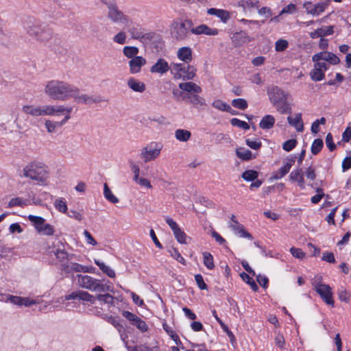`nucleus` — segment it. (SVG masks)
I'll list each match as a JSON object with an SVG mask.
<instances>
[{"label":"nucleus","mask_w":351,"mask_h":351,"mask_svg":"<svg viewBox=\"0 0 351 351\" xmlns=\"http://www.w3.org/2000/svg\"><path fill=\"white\" fill-rule=\"evenodd\" d=\"M44 91L49 97L54 100L65 101L73 98L77 103L82 104H91L104 101L99 96L93 97L82 94L76 86L58 80L47 82Z\"/></svg>","instance_id":"f257e3e1"},{"label":"nucleus","mask_w":351,"mask_h":351,"mask_svg":"<svg viewBox=\"0 0 351 351\" xmlns=\"http://www.w3.org/2000/svg\"><path fill=\"white\" fill-rule=\"evenodd\" d=\"M25 28L30 36L42 43H47L53 37V32L49 25L37 21L34 19H29Z\"/></svg>","instance_id":"f03ea898"},{"label":"nucleus","mask_w":351,"mask_h":351,"mask_svg":"<svg viewBox=\"0 0 351 351\" xmlns=\"http://www.w3.org/2000/svg\"><path fill=\"white\" fill-rule=\"evenodd\" d=\"M78 285L91 291L106 292L112 291L111 287L104 284L102 280L90 276L77 274L76 276Z\"/></svg>","instance_id":"7ed1b4c3"},{"label":"nucleus","mask_w":351,"mask_h":351,"mask_svg":"<svg viewBox=\"0 0 351 351\" xmlns=\"http://www.w3.org/2000/svg\"><path fill=\"white\" fill-rule=\"evenodd\" d=\"M193 24L191 20L174 21L171 25V34L177 41H183L189 38L192 33Z\"/></svg>","instance_id":"20e7f679"},{"label":"nucleus","mask_w":351,"mask_h":351,"mask_svg":"<svg viewBox=\"0 0 351 351\" xmlns=\"http://www.w3.org/2000/svg\"><path fill=\"white\" fill-rule=\"evenodd\" d=\"M23 176L35 180L39 183H43L48 178L47 168L40 162H33L26 165L23 169Z\"/></svg>","instance_id":"39448f33"},{"label":"nucleus","mask_w":351,"mask_h":351,"mask_svg":"<svg viewBox=\"0 0 351 351\" xmlns=\"http://www.w3.org/2000/svg\"><path fill=\"white\" fill-rule=\"evenodd\" d=\"M171 73L175 79L191 80L195 76L196 69L189 64L171 63Z\"/></svg>","instance_id":"423d86ee"},{"label":"nucleus","mask_w":351,"mask_h":351,"mask_svg":"<svg viewBox=\"0 0 351 351\" xmlns=\"http://www.w3.org/2000/svg\"><path fill=\"white\" fill-rule=\"evenodd\" d=\"M127 25V32L132 39L137 40L140 42H148L152 40L154 34L152 32H147L141 25L130 22Z\"/></svg>","instance_id":"0eeeda50"},{"label":"nucleus","mask_w":351,"mask_h":351,"mask_svg":"<svg viewBox=\"0 0 351 351\" xmlns=\"http://www.w3.org/2000/svg\"><path fill=\"white\" fill-rule=\"evenodd\" d=\"M162 145L157 142H151L141 149L140 158L144 162H148L157 158L161 152Z\"/></svg>","instance_id":"6e6552de"},{"label":"nucleus","mask_w":351,"mask_h":351,"mask_svg":"<svg viewBox=\"0 0 351 351\" xmlns=\"http://www.w3.org/2000/svg\"><path fill=\"white\" fill-rule=\"evenodd\" d=\"M313 286L322 300L328 305L334 307L332 288L328 285L323 284L320 281L317 282L316 280L313 282Z\"/></svg>","instance_id":"1a4fd4ad"},{"label":"nucleus","mask_w":351,"mask_h":351,"mask_svg":"<svg viewBox=\"0 0 351 351\" xmlns=\"http://www.w3.org/2000/svg\"><path fill=\"white\" fill-rule=\"evenodd\" d=\"M28 219L33 223L36 231L43 235L51 236L54 234L53 227L45 223V219L42 217L29 215Z\"/></svg>","instance_id":"9d476101"},{"label":"nucleus","mask_w":351,"mask_h":351,"mask_svg":"<svg viewBox=\"0 0 351 351\" xmlns=\"http://www.w3.org/2000/svg\"><path fill=\"white\" fill-rule=\"evenodd\" d=\"M107 18L114 24L128 25L130 22V16L121 11L118 5L108 10Z\"/></svg>","instance_id":"9b49d317"},{"label":"nucleus","mask_w":351,"mask_h":351,"mask_svg":"<svg viewBox=\"0 0 351 351\" xmlns=\"http://www.w3.org/2000/svg\"><path fill=\"white\" fill-rule=\"evenodd\" d=\"M267 95L271 103L274 106L280 104L282 101L287 100L289 94L277 86H272L267 88Z\"/></svg>","instance_id":"f8f14e48"},{"label":"nucleus","mask_w":351,"mask_h":351,"mask_svg":"<svg viewBox=\"0 0 351 351\" xmlns=\"http://www.w3.org/2000/svg\"><path fill=\"white\" fill-rule=\"evenodd\" d=\"M23 111L25 114H30L34 117L39 116H50V105L45 106H24Z\"/></svg>","instance_id":"ddd939ff"},{"label":"nucleus","mask_w":351,"mask_h":351,"mask_svg":"<svg viewBox=\"0 0 351 351\" xmlns=\"http://www.w3.org/2000/svg\"><path fill=\"white\" fill-rule=\"evenodd\" d=\"M165 221L166 223L171 228V230L173 231L174 237L176 239L177 241L181 244L187 243V236L186 233L180 229L178 223L169 217H166Z\"/></svg>","instance_id":"4468645a"},{"label":"nucleus","mask_w":351,"mask_h":351,"mask_svg":"<svg viewBox=\"0 0 351 351\" xmlns=\"http://www.w3.org/2000/svg\"><path fill=\"white\" fill-rule=\"evenodd\" d=\"M296 156H291L285 159V165L279 169L278 171L272 173L271 178L274 180H280L285 176L290 171L291 167L295 162Z\"/></svg>","instance_id":"2eb2a0df"},{"label":"nucleus","mask_w":351,"mask_h":351,"mask_svg":"<svg viewBox=\"0 0 351 351\" xmlns=\"http://www.w3.org/2000/svg\"><path fill=\"white\" fill-rule=\"evenodd\" d=\"M65 300H79L84 302H88L93 304L95 303L96 298L87 291L79 290L66 295Z\"/></svg>","instance_id":"dca6fc26"},{"label":"nucleus","mask_w":351,"mask_h":351,"mask_svg":"<svg viewBox=\"0 0 351 351\" xmlns=\"http://www.w3.org/2000/svg\"><path fill=\"white\" fill-rule=\"evenodd\" d=\"M326 5V3L323 1L316 4L312 3L311 1H306L303 4V7L305 8L307 14L313 16H319L321 13L324 12Z\"/></svg>","instance_id":"f3484780"},{"label":"nucleus","mask_w":351,"mask_h":351,"mask_svg":"<svg viewBox=\"0 0 351 351\" xmlns=\"http://www.w3.org/2000/svg\"><path fill=\"white\" fill-rule=\"evenodd\" d=\"M313 61L323 60L325 62H328L329 63L336 65L340 62V59L333 53L328 51H322L315 53L312 57Z\"/></svg>","instance_id":"a211bd4d"},{"label":"nucleus","mask_w":351,"mask_h":351,"mask_svg":"<svg viewBox=\"0 0 351 351\" xmlns=\"http://www.w3.org/2000/svg\"><path fill=\"white\" fill-rule=\"evenodd\" d=\"M146 60L142 56H136L128 62L130 72L132 74L138 73L142 66L146 64Z\"/></svg>","instance_id":"6ab92c4d"},{"label":"nucleus","mask_w":351,"mask_h":351,"mask_svg":"<svg viewBox=\"0 0 351 351\" xmlns=\"http://www.w3.org/2000/svg\"><path fill=\"white\" fill-rule=\"evenodd\" d=\"M169 70L171 71V65L164 58H159L150 68L151 73L160 75L166 73Z\"/></svg>","instance_id":"aec40b11"},{"label":"nucleus","mask_w":351,"mask_h":351,"mask_svg":"<svg viewBox=\"0 0 351 351\" xmlns=\"http://www.w3.org/2000/svg\"><path fill=\"white\" fill-rule=\"evenodd\" d=\"M219 33L217 29L210 28L208 25L202 24L195 27H193L192 34L195 35L205 34L208 36H216Z\"/></svg>","instance_id":"412c9836"},{"label":"nucleus","mask_w":351,"mask_h":351,"mask_svg":"<svg viewBox=\"0 0 351 351\" xmlns=\"http://www.w3.org/2000/svg\"><path fill=\"white\" fill-rule=\"evenodd\" d=\"M178 86L182 91L186 92V94L200 93L202 90L199 85L192 82L180 83Z\"/></svg>","instance_id":"4be33fe9"},{"label":"nucleus","mask_w":351,"mask_h":351,"mask_svg":"<svg viewBox=\"0 0 351 351\" xmlns=\"http://www.w3.org/2000/svg\"><path fill=\"white\" fill-rule=\"evenodd\" d=\"M177 57L185 64H189L193 58L192 49L189 47H182L177 51Z\"/></svg>","instance_id":"5701e85b"},{"label":"nucleus","mask_w":351,"mask_h":351,"mask_svg":"<svg viewBox=\"0 0 351 351\" xmlns=\"http://www.w3.org/2000/svg\"><path fill=\"white\" fill-rule=\"evenodd\" d=\"M232 40L235 46H241L245 43L251 42L253 39L250 37L246 32L240 31L233 34Z\"/></svg>","instance_id":"b1692460"},{"label":"nucleus","mask_w":351,"mask_h":351,"mask_svg":"<svg viewBox=\"0 0 351 351\" xmlns=\"http://www.w3.org/2000/svg\"><path fill=\"white\" fill-rule=\"evenodd\" d=\"M287 121L289 124L293 127L298 132L304 131V123L302 118V113H297L294 117H288Z\"/></svg>","instance_id":"393cba45"},{"label":"nucleus","mask_w":351,"mask_h":351,"mask_svg":"<svg viewBox=\"0 0 351 351\" xmlns=\"http://www.w3.org/2000/svg\"><path fill=\"white\" fill-rule=\"evenodd\" d=\"M207 14L209 15H214L221 19V21L223 23H227V21L230 18V12L227 10L217 8H209L207 10Z\"/></svg>","instance_id":"a878e982"},{"label":"nucleus","mask_w":351,"mask_h":351,"mask_svg":"<svg viewBox=\"0 0 351 351\" xmlns=\"http://www.w3.org/2000/svg\"><path fill=\"white\" fill-rule=\"evenodd\" d=\"M334 32L333 26H328L324 27L318 28L314 32L309 34L310 37L313 39L317 38H323L324 36L332 35Z\"/></svg>","instance_id":"bb28decb"},{"label":"nucleus","mask_w":351,"mask_h":351,"mask_svg":"<svg viewBox=\"0 0 351 351\" xmlns=\"http://www.w3.org/2000/svg\"><path fill=\"white\" fill-rule=\"evenodd\" d=\"M199 93L186 94L183 97V99H188L189 102L194 106H205L206 105L205 99L198 95Z\"/></svg>","instance_id":"cd10ccee"},{"label":"nucleus","mask_w":351,"mask_h":351,"mask_svg":"<svg viewBox=\"0 0 351 351\" xmlns=\"http://www.w3.org/2000/svg\"><path fill=\"white\" fill-rule=\"evenodd\" d=\"M259 3L258 0H239L238 6L242 8L244 12H247L252 9H258Z\"/></svg>","instance_id":"c85d7f7f"},{"label":"nucleus","mask_w":351,"mask_h":351,"mask_svg":"<svg viewBox=\"0 0 351 351\" xmlns=\"http://www.w3.org/2000/svg\"><path fill=\"white\" fill-rule=\"evenodd\" d=\"M127 84L130 88L134 92L143 93L145 90V84L134 77H130L127 82Z\"/></svg>","instance_id":"c756f323"},{"label":"nucleus","mask_w":351,"mask_h":351,"mask_svg":"<svg viewBox=\"0 0 351 351\" xmlns=\"http://www.w3.org/2000/svg\"><path fill=\"white\" fill-rule=\"evenodd\" d=\"M275 123V118L270 114L265 115L259 123V127L263 130L272 128Z\"/></svg>","instance_id":"7c9ffc66"},{"label":"nucleus","mask_w":351,"mask_h":351,"mask_svg":"<svg viewBox=\"0 0 351 351\" xmlns=\"http://www.w3.org/2000/svg\"><path fill=\"white\" fill-rule=\"evenodd\" d=\"M73 110L72 107H65L62 105L52 106L50 105V116L59 115L60 114H64L66 111L71 112Z\"/></svg>","instance_id":"2f4dec72"},{"label":"nucleus","mask_w":351,"mask_h":351,"mask_svg":"<svg viewBox=\"0 0 351 351\" xmlns=\"http://www.w3.org/2000/svg\"><path fill=\"white\" fill-rule=\"evenodd\" d=\"M191 136L190 131L184 129H178L175 131L176 138L180 142L188 141Z\"/></svg>","instance_id":"473e14b6"},{"label":"nucleus","mask_w":351,"mask_h":351,"mask_svg":"<svg viewBox=\"0 0 351 351\" xmlns=\"http://www.w3.org/2000/svg\"><path fill=\"white\" fill-rule=\"evenodd\" d=\"M95 263L99 267V269L102 271L103 273L106 274L110 278L115 277L114 271L110 268L109 266L106 265L104 263L95 259Z\"/></svg>","instance_id":"72a5a7b5"},{"label":"nucleus","mask_w":351,"mask_h":351,"mask_svg":"<svg viewBox=\"0 0 351 351\" xmlns=\"http://www.w3.org/2000/svg\"><path fill=\"white\" fill-rule=\"evenodd\" d=\"M139 52V49L137 47L135 46H125L123 49V55L132 60L136 56H138V53Z\"/></svg>","instance_id":"f704fd0d"},{"label":"nucleus","mask_w":351,"mask_h":351,"mask_svg":"<svg viewBox=\"0 0 351 351\" xmlns=\"http://www.w3.org/2000/svg\"><path fill=\"white\" fill-rule=\"evenodd\" d=\"M237 156L243 160H249L252 158V153L244 147H239L236 149Z\"/></svg>","instance_id":"c9c22d12"},{"label":"nucleus","mask_w":351,"mask_h":351,"mask_svg":"<svg viewBox=\"0 0 351 351\" xmlns=\"http://www.w3.org/2000/svg\"><path fill=\"white\" fill-rule=\"evenodd\" d=\"M104 195L108 201L112 204L119 202V199L112 193L106 183L104 184Z\"/></svg>","instance_id":"e433bc0d"},{"label":"nucleus","mask_w":351,"mask_h":351,"mask_svg":"<svg viewBox=\"0 0 351 351\" xmlns=\"http://www.w3.org/2000/svg\"><path fill=\"white\" fill-rule=\"evenodd\" d=\"M45 125L49 133H54L58 130V129L62 127L60 121H54L51 120H46Z\"/></svg>","instance_id":"4c0bfd02"},{"label":"nucleus","mask_w":351,"mask_h":351,"mask_svg":"<svg viewBox=\"0 0 351 351\" xmlns=\"http://www.w3.org/2000/svg\"><path fill=\"white\" fill-rule=\"evenodd\" d=\"M324 147V142L321 138H316L313 141L311 147V152L313 155L318 154L320 151Z\"/></svg>","instance_id":"58836bf2"},{"label":"nucleus","mask_w":351,"mask_h":351,"mask_svg":"<svg viewBox=\"0 0 351 351\" xmlns=\"http://www.w3.org/2000/svg\"><path fill=\"white\" fill-rule=\"evenodd\" d=\"M240 276L243 279V281H245L247 284H248L250 286L251 289L254 291H258V285H256V283L255 282L254 279L252 278H251L247 274H246L245 272H242L241 274H240Z\"/></svg>","instance_id":"ea45409f"},{"label":"nucleus","mask_w":351,"mask_h":351,"mask_svg":"<svg viewBox=\"0 0 351 351\" xmlns=\"http://www.w3.org/2000/svg\"><path fill=\"white\" fill-rule=\"evenodd\" d=\"M310 76L313 81L318 82L324 78L325 73L322 71L314 66L310 72Z\"/></svg>","instance_id":"a19ab883"},{"label":"nucleus","mask_w":351,"mask_h":351,"mask_svg":"<svg viewBox=\"0 0 351 351\" xmlns=\"http://www.w3.org/2000/svg\"><path fill=\"white\" fill-rule=\"evenodd\" d=\"M204 264L208 269L215 268L213 256L210 252H203Z\"/></svg>","instance_id":"79ce46f5"},{"label":"nucleus","mask_w":351,"mask_h":351,"mask_svg":"<svg viewBox=\"0 0 351 351\" xmlns=\"http://www.w3.org/2000/svg\"><path fill=\"white\" fill-rule=\"evenodd\" d=\"M212 106L215 108L223 112L230 111V105H228V104H226V102L223 101L221 99H215V101H213V102L212 103Z\"/></svg>","instance_id":"37998d69"},{"label":"nucleus","mask_w":351,"mask_h":351,"mask_svg":"<svg viewBox=\"0 0 351 351\" xmlns=\"http://www.w3.org/2000/svg\"><path fill=\"white\" fill-rule=\"evenodd\" d=\"M232 105L235 108L239 109V110H245L247 106V102L245 99L243 98H238L234 99L232 101Z\"/></svg>","instance_id":"c03bdc74"},{"label":"nucleus","mask_w":351,"mask_h":351,"mask_svg":"<svg viewBox=\"0 0 351 351\" xmlns=\"http://www.w3.org/2000/svg\"><path fill=\"white\" fill-rule=\"evenodd\" d=\"M54 206L58 211L62 213H66L67 211L66 201L62 197L57 199L54 202Z\"/></svg>","instance_id":"a18cd8bd"},{"label":"nucleus","mask_w":351,"mask_h":351,"mask_svg":"<svg viewBox=\"0 0 351 351\" xmlns=\"http://www.w3.org/2000/svg\"><path fill=\"white\" fill-rule=\"evenodd\" d=\"M168 252L173 258L177 260L179 263L183 265L186 264L185 259L182 256V255L176 248L171 247L168 250Z\"/></svg>","instance_id":"49530a36"},{"label":"nucleus","mask_w":351,"mask_h":351,"mask_svg":"<svg viewBox=\"0 0 351 351\" xmlns=\"http://www.w3.org/2000/svg\"><path fill=\"white\" fill-rule=\"evenodd\" d=\"M113 41L119 45H123L126 43L127 35L126 32L123 30L119 31L115 34L112 38Z\"/></svg>","instance_id":"de8ad7c7"},{"label":"nucleus","mask_w":351,"mask_h":351,"mask_svg":"<svg viewBox=\"0 0 351 351\" xmlns=\"http://www.w3.org/2000/svg\"><path fill=\"white\" fill-rule=\"evenodd\" d=\"M258 176V173L254 170H247L242 173V178L246 181H254Z\"/></svg>","instance_id":"09e8293b"},{"label":"nucleus","mask_w":351,"mask_h":351,"mask_svg":"<svg viewBox=\"0 0 351 351\" xmlns=\"http://www.w3.org/2000/svg\"><path fill=\"white\" fill-rule=\"evenodd\" d=\"M277 110L282 114H290L291 112V108L287 102V100L285 101H282L280 104L277 106Z\"/></svg>","instance_id":"8fccbe9b"},{"label":"nucleus","mask_w":351,"mask_h":351,"mask_svg":"<svg viewBox=\"0 0 351 351\" xmlns=\"http://www.w3.org/2000/svg\"><path fill=\"white\" fill-rule=\"evenodd\" d=\"M230 123L233 126L238 127L239 128H242L245 130H247L250 129V125L248 123L244 121H241L237 118H233L230 120Z\"/></svg>","instance_id":"3c124183"},{"label":"nucleus","mask_w":351,"mask_h":351,"mask_svg":"<svg viewBox=\"0 0 351 351\" xmlns=\"http://www.w3.org/2000/svg\"><path fill=\"white\" fill-rule=\"evenodd\" d=\"M289 46L287 40L284 39H279L275 43V50L278 52L285 51Z\"/></svg>","instance_id":"603ef678"},{"label":"nucleus","mask_w":351,"mask_h":351,"mask_svg":"<svg viewBox=\"0 0 351 351\" xmlns=\"http://www.w3.org/2000/svg\"><path fill=\"white\" fill-rule=\"evenodd\" d=\"M95 298L99 302H104L105 304H113L114 302V297L109 293L99 294Z\"/></svg>","instance_id":"864d4df0"},{"label":"nucleus","mask_w":351,"mask_h":351,"mask_svg":"<svg viewBox=\"0 0 351 351\" xmlns=\"http://www.w3.org/2000/svg\"><path fill=\"white\" fill-rule=\"evenodd\" d=\"M338 297L341 301L348 303L350 301L351 293L346 289L342 288L338 291Z\"/></svg>","instance_id":"5fc2aeb1"},{"label":"nucleus","mask_w":351,"mask_h":351,"mask_svg":"<svg viewBox=\"0 0 351 351\" xmlns=\"http://www.w3.org/2000/svg\"><path fill=\"white\" fill-rule=\"evenodd\" d=\"M302 169H297L291 171L289 175V179L292 182H297L303 177Z\"/></svg>","instance_id":"6e6d98bb"},{"label":"nucleus","mask_w":351,"mask_h":351,"mask_svg":"<svg viewBox=\"0 0 351 351\" xmlns=\"http://www.w3.org/2000/svg\"><path fill=\"white\" fill-rule=\"evenodd\" d=\"M297 145V141L295 139H289L288 141H286L283 144H282V149L286 151V152H290L291 151L293 148H295V147Z\"/></svg>","instance_id":"4d7b16f0"},{"label":"nucleus","mask_w":351,"mask_h":351,"mask_svg":"<svg viewBox=\"0 0 351 351\" xmlns=\"http://www.w3.org/2000/svg\"><path fill=\"white\" fill-rule=\"evenodd\" d=\"M25 205H26L25 201L21 197L12 198L8 203V206L10 208L14 206H23Z\"/></svg>","instance_id":"13d9d810"},{"label":"nucleus","mask_w":351,"mask_h":351,"mask_svg":"<svg viewBox=\"0 0 351 351\" xmlns=\"http://www.w3.org/2000/svg\"><path fill=\"white\" fill-rule=\"evenodd\" d=\"M133 326H135L138 329H139L142 332H145L147 330V325L146 323L142 320L140 317H138L133 324Z\"/></svg>","instance_id":"bf43d9fd"},{"label":"nucleus","mask_w":351,"mask_h":351,"mask_svg":"<svg viewBox=\"0 0 351 351\" xmlns=\"http://www.w3.org/2000/svg\"><path fill=\"white\" fill-rule=\"evenodd\" d=\"M195 280L198 287L201 290H206L208 289L207 285L204 282L203 277L201 274H196L195 276Z\"/></svg>","instance_id":"052dcab7"},{"label":"nucleus","mask_w":351,"mask_h":351,"mask_svg":"<svg viewBox=\"0 0 351 351\" xmlns=\"http://www.w3.org/2000/svg\"><path fill=\"white\" fill-rule=\"evenodd\" d=\"M290 252L293 256L299 259H303L305 257V253L300 248L293 247L290 249Z\"/></svg>","instance_id":"680f3d73"},{"label":"nucleus","mask_w":351,"mask_h":351,"mask_svg":"<svg viewBox=\"0 0 351 351\" xmlns=\"http://www.w3.org/2000/svg\"><path fill=\"white\" fill-rule=\"evenodd\" d=\"M326 144L330 152L334 151L336 149V145L333 142V138L331 133H328L326 137Z\"/></svg>","instance_id":"e2e57ef3"},{"label":"nucleus","mask_w":351,"mask_h":351,"mask_svg":"<svg viewBox=\"0 0 351 351\" xmlns=\"http://www.w3.org/2000/svg\"><path fill=\"white\" fill-rule=\"evenodd\" d=\"M316 191L317 192V194L311 197V202L313 204H317L320 202L322 198L324 196V193L323 192V189L321 188H317Z\"/></svg>","instance_id":"0e129e2a"},{"label":"nucleus","mask_w":351,"mask_h":351,"mask_svg":"<svg viewBox=\"0 0 351 351\" xmlns=\"http://www.w3.org/2000/svg\"><path fill=\"white\" fill-rule=\"evenodd\" d=\"M108 322L113 325L119 332L123 329V326L120 324L119 320L117 317L110 316L108 317Z\"/></svg>","instance_id":"69168bd1"},{"label":"nucleus","mask_w":351,"mask_h":351,"mask_svg":"<svg viewBox=\"0 0 351 351\" xmlns=\"http://www.w3.org/2000/svg\"><path fill=\"white\" fill-rule=\"evenodd\" d=\"M122 315L128 319L132 325L138 318L137 315L128 311H123Z\"/></svg>","instance_id":"338daca9"},{"label":"nucleus","mask_w":351,"mask_h":351,"mask_svg":"<svg viewBox=\"0 0 351 351\" xmlns=\"http://www.w3.org/2000/svg\"><path fill=\"white\" fill-rule=\"evenodd\" d=\"M351 168V156H346L342 162V170L346 171Z\"/></svg>","instance_id":"774afa93"}]
</instances>
